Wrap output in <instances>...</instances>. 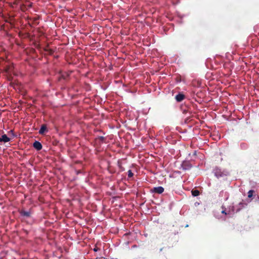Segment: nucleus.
Wrapping results in <instances>:
<instances>
[{
    "label": "nucleus",
    "instance_id": "nucleus-17",
    "mask_svg": "<svg viewBox=\"0 0 259 259\" xmlns=\"http://www.w3.org/2000/svg\"><path fill=\"white\" fill-rule=\"evenodd\" d=\"M100 139L102 141H103L104 140V137H100Z\"/></svg>",
    "mask_w": 259,
    "mask_h": 259
},
{
    "label": "nucleus",
    "instance_id": "nucleus-6",
    "mask_svg": "<svg viewBox=\"0 0 259 259\" xmlns=\"http://www.w3.org/2000/svg\"><path fill=\"white\" fill-rule=\"evenodd\" d=\"M48 131L46 124H42L39 131V134L40 135H44L45 133Z\"/></svg>",
    "mask_w": 259,
    "mask_h": 259
},
{
    "label": "nucleus",
    "instance_id": "nucleus-20",
    "mask_svg": "<svg viewBox=\"0 0 259 259\" xmlns=\"http://www.w3.org/2000/svg\"><path fill=\"white\" fill-rule=\"evenodd\" d=\"M10 132L13 133V130H11V131H10Z\"/></svg>",
    "mask_w": 259,
    "mask_h": 259
},
{
    "label": "nucleus",
    "instance_id": "nucleus-4",
    "mask_svg": "<svg viewBox=\"0 0 259 259\" xmlns=\"http://www.w3.org/2000/svg\"><path fill=\"white\" fill-rule=\"evenodd\" d=\"M185 98V96L181 93H179L175 97V99H176V101L178 102H180L182 101Z\"/></svg>",
    "mask_w": 259,
    "mask_h": 259
},
{
    "label": "nucleus",
    "instance_id": "nucleus-11",
    "mask_svg": "<svg viewBox=\"0 0 259 259\" xmlns=\"http://www.w3.org/2000/svg\"><path fill=\"white\" fill-rule=\"evenodd\" d=\"M117 165L121 171H124V168L122 166V163L120 160L117 161Z\"/></svg>",
    "mask_w": 259,
    "mask_h": 259
},
{
    "label": "nucleus",
    "instance_id": "nucleus-2",
    "mask_svg": "<svg viewBox=\"0 0 259 259\" xmlns=\"http://www.w3.org/2000/svg\"><path fill=\"white\" fill-rule=\"evenodd\" d=\"M181 167L183 170H189L192 167V165L189 161H185L182 162Z\"/></svg>",
    "mask_w": 259,
    "mask_h": 259
},
{
    "label": "nucleus",
    "instance_id": "nucleus-10",
    "mask_svg": "<svg viewBox=\"0 0 259 259\" xmlns=\"http://www.w3.org/2000/svg\"><path fill=\"white\" fill-rule=\"evenodd\" d=\"M181 109L182 110V112L184 114H186L187 112H189V108H188L187 106H182Z\"/></svg>",
    "mask_w": 259,
    "mask_h": 259
},
{
    "label": "nucleus",
    "instance_id": "nucleus-9",
    "mask_svg": "<svg viewBox=\"0 0 259 259\" xmlns=\"http://www.w3.org/2000/svg\"><path fill=\"white\" fill-rule=\"evenodd\" d=\"M2 140L5 143L9 142L10 141V138L8 137V136L6 134L3 135L2 136Z\"/></svg>",
    "mask_w": 259,
    "mask_h": 259
},
{
    "label": "nucleus",
    "instance_id": "nucleus-18",
    "mask_svg": "<svg viewBox=\"0 0 259 259\" xmlns=\"http://www.w3.org/2000/svg\"><path fill=\"white\" fill-rule=\"evenodd\" d=\"M0 142H3L2 137L0 138Z\"/></svg>",
    "mask_w": 259,
    "mask_h": 259
},
{
    "label": "nucleus",
    "instance_id": "nucleus-1",
    "mask_svg": "<svg viewBox=\"0 0 259 259\" xmlns=\"http://www.w3.org/2000/svg\"><path fill=\"white\" fill-rule=\"evenodd\" d=\"M13 68H14L13 64H12L11 65L6 66L5 68V70H4L5 72L6 73H7L9 75H10L9 80H10L12 77H11V73L12 72Z\"/></svg>",
    "mask_w": 259,
    "mask_h": 259
},
{
    "label": "nucleus",
    "instance_id": "nucleus-16",
    "mask_svg": "<svg viewBox=\"0 0 259 259\" xmlns=\"http://www.w3.org/2000/svg\"><path fill=\"white\" fill-rule=\"evenodd\" d=\"M222 213H223V214H227V212H226V211L225 210H223L222 211Z\"/></svg>",
    "mask_w": 259,
    "mask_h": 259
},
{
    "label": "nucleus",
    "instance_id": "nucleus-15",
    "mask_svg": "<svg viewBox=\"0 0 259 259\" xmlns=\"http://www.w3.org/2000/svg\"><path fill=\"white\" fill-rule=\"evenodd\" d=\"M68 76V74H66V75H64V74H62V75H61V77H62V78H63V79H66V77L67 76Z\"/></svg>",
    "mask_w": 259,
    "mask_h": 259
},
{
    "label": "nucleus",
    "instance_id": "nucleus-13",
    "mask_svg": "<svg viewBox=\"0 0 259 259\" xmlns=\"http://www.w3.org/2000/svg\"><path fill=\"white\" fill-rule=\"evenodd\" d=\"M253 192H254L253 190H249L248 192V197L251 198L253 195Z\"/></svg>",
    "mask_w": 259,
    "mask_h": 259
},
{
    "label": "nucleus",
    "instance_id": "nucleus-19",
    "mask_svg": "<svg viewBox=\"0 0 259 259\" xmlns=\"http://www.w3.org/2000/svg\"><path fill=\"white\" fill-rule=\"evenodd\" d=\"M94 251H97L98 249H97V248H95L94 249Z\"/></svg>",
    "mask_w": 259,
    "mask_h": 259
},
{
    "label": "nucleus",
    "instance_id": "nucleus-5",
    "mask_svg": "<svg viewBox=\"0 0 259 259\" xmlns=\"http://www.w3.org/2000/svg\"><path fill=\"white\" fill-rule=\"evenodd\" d=\"M33 146L37 150H40L42 148L41 144L39 142L37 141H35L33 143Z\"/></svg>",
    "mask_w": 259,
    "mask_h": 259
},
{
    "label": "nucleus",
    "instance_id": "nucleus-12",
    "mask_svg": "<svg viewBox=\"0 0 259 259\" xmlns=\"http://www.w3.org/2000/svg\"><path fill=\"white\" fill-rule=\"evenodd\" d=\"M191 192L194 196H197L199 195V191L198 190H193Z\"/></svg>",
    "mask_w": 259,
    "mask_h": 259
},
{
    "label": "nucleus",
    "instance_id": "nucleus-7",
    "mask_svg": "<svg viewBox=\"0 0 259 259\" xmlns=\"http://www.w3.org/2000/svg\"><path fill=\"white\" fill-rule=\"evenodd\" d=\"M20 213L22 216L26 217H30L31 214V212L30 211H25L24 210H21L20 211Z\"/></svg>",
    "mask_w": 259,
    "mask_h": 259
},
{
    "label": "nucleus",
    "instance_id": "nucleus-14",
    "mask_svg": "<svg viewBox=\"0 0 259 259\" xmlns=\"http://www.w3.org/2000/svg\"><path fill=\"white\" fill-rule=\"evenodd\" d=\"M127 172H128V178H132L134 176V174L132 172L131 170H129Z\"/></svg>",
    "mask_w": 259,
    "mask_h": 259
},
{
    "label": "nucleus",
    "instance_id": "nucleus-8",
    "mask_svg": "<svg viewBox=\"0 0 259 259\" xmlns=\"http://www.w3.org/2000/svg\"><path fill=\"white\" fill-rule=\"evenodd\" d=\"M214 175L218 178L223 177V173L221 171L220 169L217 168L214 170Z\"/></svg>",
    "mask_w": 259,
    "mask_h": 259
},
{
    "label": "nucleus",
    "instance_id": "nucleus-3",
    "mask_svg": "<svg viewBox=\"0 0 259 259\" xmlns=\"http://www.w3.org/2000/svg\"><path fill=\"white\" fill-rule=\"evenodd\" d=\"M151 191L152 193L161 194L164 191V188L161 186H159L157 187H154L151 189Z\"/></svg>",
    "mask_w": 259,
    "mask_h": 259
}]
</instances>
